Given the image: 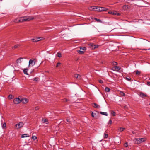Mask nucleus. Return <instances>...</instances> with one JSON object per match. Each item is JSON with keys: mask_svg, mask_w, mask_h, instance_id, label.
Instances as JSON below:
<instances>
[{"mask_svg": "<svg viewBox=\"0 0 150 150\" xmlns=\"http://www.w3.org/2000/svg\"><path fill=\"white\" fill-rule=\"evenodd\" d=\"M21 98H17L13 100V102L14 104H18L21 102Z\"/></svg>", "mask_w": 150, "mask_h": 150, "instance_id": "obj_4", "label": "nucleus"}, {"mask_svg": "<svg viewBox=\"0 0 150 150\" xmlns=\"http://www.w3.org/2000/svg\"><path fill=\"white\" fill-rule=\"evenodd\" d=\"M42 121L43 122V123H45L46 124H47V122H48V120L47 119H42Z\"/></svg>", "mask_w": 150, "mask_h": 150, "instance_id": "obj_22", "label": "nucleus"}, {"mask_svg": "<svg viewBox=\"0 0 150 150\" xmlns=\"http://www.w3.org/2000/svg\"><path fill=\"white\" fill-rule=\"evenodd\" d=\"M100 7H99L95 6L94 10V11H100Z\"/></svg>", "mask_w": 150, "mask_h": 150, "instance_id": "obj_11", "label": "nucleus"}, {"mask_svg": "<svg viewBox=\"0 0 150 150\" xmlns=\"http://www.w3.org/2000/svg\"><path fill=\"white\" fill-rule=\"evenodd\" d=\"M148 97L146 94L141 92V97L142 98Z\"/></svg>", "mask_w": 150, "mask_h": 150, "instance_id": "obj_13", "label": "nucleus"}, {"mask_svg": "<svg viewBox=\"0 0 150 150\" xmlns=\"http://www.w3.org/2000/svg\"><path fill=\"white\" fill-rule=\"evenodd\" d=\"M6 123H4L2 126V128L3 129H4L6 128Z\"/></svg>", "mask_w": 150, "mask_h": 150, "instance_id": "obj_25", "label": "nucleus"}, {"mask_svg": "<svg viewBox=\"0 0 150 150\" xmlns=\"http://www.w3.org/2000/svg\"><path fill=\"white\" fill-rule=\"evenodd\" d=\"M94 19L98 22H102L101 21V20L100 19H97L96 18H95Z\"/></svg>", "mask_w": 150, "mask_h": 150, "instance_id": "obj_33", "label": "nucleus"}, {"mask_svg": "<svg viewBox=\"0 0 150 150\" xmlns=\"http://www.w3.org/2000/svg\"><path fill=\"white\" fill-rule=\"evenodd\" d=\"M89 47L92 49H94L93 48L94 47V45L93 43H90L88 44Z\"/></svg>", "mask_w": 150, "mask_h": 150, "instance_id": "obj_19", "label": "nucleus"}, {"mask_svg": "<svg viewBox=\"0 0 150 150\" xmlns=\"http://www.w3.org/2000/svg\"><path fill=\"white\" fill-rule=\"evenodd\" d=\"M124 146L125 147H127L128 146V144L127 142L125 143L124 144Z\"/></svg>", "mask_w": 150, "mask_h": 150, "instance_id": "obj_43", "label": "nucleus"}, {"mask_svg": "<svg viewBox=\"0 0 150 150\" xmlns=\"http://www.w3.org/2000/svg\"><path fill=\"white\" fill-rule=\"evenodd\" d=\"M89 47L92 49H94L93 48L94 47V45L93 43H90L88 44Z\"/></svg>", "mask_w": 150, "mask_h": 150, "instance_id": "obj_18", "label": "nucleus"}, {"mask_svg": "<svg viewBox=\"0 0 150 150\" xmlns=\"http://www.w3.org/2000/svg\"><path fill=\"white\" fill-rule=\"evenodd\" d=\"M126 79L127 80L129 81H131V79L130 78L127 77Z\"/></svg>", "mask_w": 150, "mask_h": 150, "instance_id": "obj_46", "label": "nucleus"}, {"mask_svg": "<svg viewBox=\"0 0 150 150\" xmlns=\"http://www.w3.org/2000/svg\"><path fill=\"white\" fill-rule=\"evenodd\" d=\"M66 120H67V121L69 123L71 121V119H67Z\"/></svg>", "mask_w": 150, "mask_h": 150, "instance_id": "obj_45", "label": "nucleus"}, {"mask_svg": "<svg viewBox=\"0 0 150 150\" xmlns=\"http://www.w3.org/2000/svg\"><path fill=\"white\" fill-rule=\"evenodd\" d=\"M121 68L120 67L117 66H115L112 68V70L117 71L120 69Z\"/></svg>", "mask_w": 150, "mask_h": 150, "instance_id": "obj_7", "label": "nucleus"}, {"mask_svg": "<svg viewBox=\"0 0 150 150\" xmlns=\"http://www.w3.org/2000/svg\"><path fill=\"white\" fill-rule=\"evenodd\" d=\"M35 64V59H30V60L29 62L28 67H32Z\"/></svg>", "mask_w": 150, "mask_h": 150, "instance_id": "obj_2", "label": "nucleus"}, {"mask_svg": "<svg viewBox=\"0 0 150 150\" xmlns=\"http://www.w3.org/2000/svg\"><path fill=\"white\" fill-rule=\"evenodd\" d=\"M33 80L35 81H38L39 80V78L38 77H36L33 79Z\"/></svg>", "mask_w": 150, "mask_h": 150, "instance_id": "obj_28", "label": "nucleus"}, {"mask_svg": "<svg viewBox=\"0 0 150 150\" xmlns=\"http://www.w3.org/2000/svg\"><path fill=\"white\" fill-rule=\"evenodd\" d=\"M8 98L9 99H11L13 98V96L12 95L10 94L8 96Z\"/></svg>", "mask_w": 150, "mask_h": 150, "instance_id": "obj_23", "label": "nucleus"}, {"mask_svg": "<svg viewBox=\"0 0 150 150\" xmlns=\"http://www.w3.org/2000/svg\"><path fill=\"white\" fill-rule=\"evenodd\" d=\"M112 123V121L111 120H110L108 122V124H111Z\"/></svg>", "mask_w": 150, "mask_h": 150, "instance_id": "obj_47", "label": "nucleus"}, {"mask_svg": "<svg viewBox=\"0 0 150 150\" xmlns=\"http://www.w3.org/2000/svg\"><path fill=\"white\" fill-rule=\"evenodd\" d=\"M57 55L59 57H62V54L59 52H58L57 54Z\"/></svg>", "mask_w": 150, "mask_h": 150, "instance_id": "obj_26", "label": "nucleus"}, {"mask_svg": "<svg viewBox=\"0 0 150 150\" xmlns=\"http://www.w3.org/2000/svg\"><path fill=\"white\" fill-rule=\"evenodd\" d=\"M105 90L106 92H109L110 91V89L108 87H106L105 88Z\"/></svg>", "mask_w": 150, "mask_h": 150, "instance_id": "obj_30", "label": "nucleus"}, {"mask_svg": "<svg viewBox=\"0 0 150 150\" xmlns=\"http://www.w3.org/2000/svg\"><path fill=\"white\" fill-rule=\"evenodd\" d=\"M100 113L102 115H104L106 116H107L108 115V113L106 112H100Z\"/></svg>", "mask_w": 150, "mask_h": 150, "instance_id": "obj_21", "label": "nucleus"}, {"mask_svg": "<svg viewBox=\"0 0 150 150\" xmlns=\"http://www.w3.org/2000/svg\"><path fill=\"white\" fill-rule=\"evenodd\" d=\"M43 38L42 37H38L36 38H33L32 39V40L33 42H37L42 40Z\"/></svg>", "mask_w": 150, "mask_h": 150, "instance_id": "obj_5", "label": "nucleus"}, {"mask_svg": "<svg viewBox=\"0 0 150 150\" xmlns=\"http://www.w3.org/2000/svg\"><path fill=\"white\" fill-rule=\"evenodd\" d=\"M99 46V45H94V47L93 48L95 49L96 48H98V47Z\"/></svg>", "mask_w": 150, "mask_h": 150, "instance_id": "obj_40", "label": "nucleus"}, {"mask_svg": "<svg viewBox=\"0 0 150 150\" xmlns=\"http://www.w3.org/2000/svg\"><path fill=\"white\" fill-rule=\"evenodd\" d=\"M33 19V18L31 16L24 17L16 18L14 20V22L15 23L23 22L32 20Z\"/></svg>", "mask_w": 150, "mask_h": 150, "instance_id": "obj_1", "label": "nucleus"}, {"mask_svg": "<svg viewBox=\"0 0 150 150\" xmlns=\"http://www.w3.org/2000/svg\"><path fill=\"white\" fill-rule=\"evenodd\" d=\"M30 137V135L29 134H22L21 136V137L22 138L26 137Z\"/></svg>", "mask_w": 150, "mask_h": 150, "instance_id": "obj_12", "label": "nucleus"}, {"mask_svg": "<svg viewBox=\"0 0 150 150\" xmlns=\"http://www.w3.org/2000/svg\"><path fill=\"white\" fill-rule=\"evenodd\" d=\"M146 139L145 138H141V142L146 141Z\"/></svg>", "mask_w": 150, "mask_h": 150, "instance_id": "obj_29", "label": "nucleus"}, {"mask_svg": "<svg viewBox=\"0 0 150 150\" xmlns=\"http://www.w3.org/2000/svg\"><path fill=\"white\" fill-rule=\"evenodd\" d=\"M19 45H18V44H17V45H15L14 47H13V48L14 49H16L17 48H18V47H19Z\"/></svg>", "mask_w": 150, "mask_h": 150, "instance_id": "obj_34", "label": "nucleus"}, {"mask_svg": "<svg viewBox=\"0 0 150 150\" xmlns=\"http://www.w3.org/2000/svg\"><path fill=\"white\" fill-rule=\"evenodd\" d=\"M74 77L75 78H76L80 79L81 76L80 75L77 74H76L74 75Z\"/></svg>", "mask_w": 150, "mask_h": 150, "instance_id": "obj_15", "label": "nucleus"}, {"mask_svg": "<svg viewBox=\"0 0 150 150\" xmlns=\"http://www.w3.org/2000/svg\"><path fill=\"white\" fill-rule=\"evenodd\" d=\"M112 64L113 65H117V63L115 62H112Z\"/></svg>", "mask_w": 150, "mask_h": 150, "instance_id": "obj_41", "label": "nucleus"}, {"mask_svg": "<svg viewBox=\"0 0 150 150\" xmlns=\"http://www.w3.org/2000/svg\"><path fill=\"white\" fill-rule=\"evenodd\" d=\"M139 72L138 71H137L136 72V75H138L139 74Z\"/></svg>", "mask_w": 150, "mask_h": 150, "instance_id": "obj_49", "label": "nucleus"}, {"mask_svg": "<svg viewBox=\"0 0 150 150\" xmlns=\"http://www.w3.org/2000/svg\"><path fill=\"white\" fill-rule=\"evenodd\" d=\"M78 52L80 54H82L84 53V52L83 51H81L80 50H78Z\"/></svg>", "mask_w": 150, "mask_h": 150, "instance_id": "obj_31", "label": "nucleus"}, {"mask_svg": "<svg viewBox=\"0 0 150 150\" xmlns=\"http://www.w3.org/2000/svg\"><path fill=\"white\" fill-rule=\"evenodd\" d=\"M100 11H106L108 9L107 8L105 7H100Z\"/></svg>", "mask_w": 150, "mask_h": 150, "instance_id": "obj_16", "label": "nucleus"}, {"mask_svg": "<svg viewBox=\"0 0 150 150\" xmlns=\"http://www.w3.org/2000/svg\"><path fill=\"white\" fill-rule=\"evenodd\" d=\"M111 114L112 116H115V113L114 111L112 112Z\"/></svg>", "mask_w": 150, "mask_h": 150, "instance_id": "obj_36", "label": "nucleus"}, {"mask_svg": "<svg viewBox=\"0 0 150 150\" xmlns=\"http://www.w3.org/2000/svg\"><path fill=\"white\" fill-rule=\"evenodd\" d=\"M89 47L92 49H94L93 48L94 47V45L93 43H90L88 44Z\"/></svg>", "mask_w": 150, "mask_h": 150, "instance_id": "obj_17", "label": "nucleus"}, {"mask_svg": "<svg viewBox=\"0 0 150 150\" xmlns=\"http://www.w3.org/2000/svg\"><path fill=\"white\" fill-rule=\"evenodd\" d=\"M99 82L100 83H103V81L102 80H100L99 81Z\"/></svg>", "mask_w": 150, "mask_h": 150, "instance_id": "obj_50", "label": "nucleus"}, {"mask_svg": "<svg viewBox=\"0 0 150 150\" xmlns=\"http://www.w3.org/2000/svg\"><path fill=\"white\" fill-rule=\"evenodd\" d=\"M147 85L149 86H150V82H148L147 83Z\"/></svg>", "mask_w": 150, "mask_h": 150, "instance_id": "obj_51", "label": "nucleus"}, {"mask_svg": "<svg viewBox=\"0 0 150 150\" xmlns=\"http://www.w3.org/2000/svg\"><path fill=\"white\" fill-rule=\"evenodd\" d=\"M32 139L33 140H35L36 139H37V137L35 136H32L31 137Z\"/></svg>", "mask_w": 150, "mask_h": 150, "instance_id": "obj_32", "label": "nucleus"}, {"mask_svg": "<svg viewBox=\"0 0 150 150\" xmlns=\"http://www.w3.org/2000/svg\"><path fill=\"white\" fill-rule=\"evenodd\" d=\"M125 129L124 128L122 127H120L118 129V130L119 132H122L124 130H125Z\"/></svg>", "mask_w": 150, "mask_h": 150, "instance_id": "obj_20", "label": "nucleus"}, {"mask_svg": "<svg viewBox=\"0 0 150 150\" xmlns=\"http://www.w3.org/2000/svg\"><path fill=\"white\" fill-rule=\"evenodd\" d=\"M61 64V63L60 62H58L57 65L56 67H57L59 65Z\"/></svg>", "mask_w": 150, "mask_h": 150, "instance_id": "obj_42", "label": "nucleus"}, {"mask_svg": "<svg viewBox=\"0 0 150 150\" xmlns=\"http://www.w3.org/2000/svg\"><path fill=\"white\" fill-rule=\"evenodd\" d=\"M63 101L64 102H66L68 101L66 99H64L63 100Z\"/></svg>", "mask_w": 150, "mask_h": 150, "instance_id": "obj_48", "label": "nucleus"}, {"mask_svg": "<svg viewBox=\"0 0 150 150\" xmlns=\"http://www.w3.org/2000/svg\"><path fill=\"white\" fill-rule=\"evenodd\" d=\"M95 115H96V114L94 113L93 112H91V115L92 117H94Z\"/></svg>", "mask_w": 150, "mask_h": 150, "instance_id": "obj_37", "label": "nucleus"}, {"mask_svg": "<svg viewBox=\"0 0 150 150\" xmlns=\"http://www.w3.org/2000/svg\"><path fill=\"white\" fill-rule=\"evenodd\" d=\"M23 125V123L22 122H19V123L15 125V126L16 129H19L22 127Z\"/></svg>", "mask_w": 150, "mask_h": 150, "instance_id": "obj_3", "label": "nucleus"}, {"mask_svg": "<svg viewBox=\"0 0 150 150\" xmlns=\"http://www.w3.org/2000/svg\"><path fill=\"white\" fill-rule=\"evenodd\" d=\"M39 107L38 106H37L36 107H35V110H39Z\"/></svg>", "mask_w": 150, "mask_h": 150, "instance_id": "obj_44", "label": "nucleus"}, {"mask_svg": "<svg viewBox=\"0 0 150 150\" xmlns=\"http://www.w3.org/2000/svg\"><path fill=\"white\" fill-rule=\"evenodd\" d=\"M109 14H112L113 15H115L116 13H115L114 12L112 11H109L108 12Z\"/></svg>", "mask_w": 150, "mask_h": 150, "instance_id": "obj_35", "label": "nucleus"}, {"mask_svg": "<svg viewBox=\"0 0 150 150\" xmlns=\"http://www.w3.org/2000/svg\"><path fill=\"white\" fill-rule=\"evenodd\" d=\"M139 96H140L141 95V93H140L139 94Z\"/></svg>", "mask_w": 150, "mask_h": 150, "instance_id": "obj_52", "label": "nucleus"}, {"mask_svg": "<svg viewBox=\"0 0 150 150\" xmlns=\"http://www.w3.org/2000/svg\"><path fill=\"white\" fill-rule=\"evenodd\" d=\"M120 95L122 96H124L125 95L124 93L122 91H120Z\"/></svg>", "mask_w": 150, "mask_h": 150, "instance_id": "obj_27", "label": "nucleus"}, {"mask_svg": "<svg viewBox=\"0 0 150 150\" xmlns=\"http://www.w3.org/2000/svg\"><path fill=\"white\" fill-rule=\"evenodd\" d=\"M94 6H91L89 7V9L90 10L93 11H94Z\"/></svg>", "mask_w": 150, "mask_h": 150, "instance_id": "obj_24", "label": "nucleus"}, {"mask_svg": "<svg viewBox=\"0 0 150 150\" xmlns=\"http://www.w3.org/2000/svg\"><path fill=\"white\" fill-rule=\"evenodd\" d=\"M28 71V69L27 68H25L23 70V72H24V74H25L28 75V73L27 72Z\"/></svg>", "mask_w": 150, "mask_h": 150, "instance_id": "obj_14", "label": "nucleus"}, {"mask_svg": "<svg viewBox=\"0 0 150 150\" xmlns=\"http://www.w3.org/2000/svg\"><path fill=\"white\" fill-rule=\"evenodd\" d=\"M134 142L135 144H140L141 143V138H135L134 139Z\"/></svg>", "mask_w": 150, "mask_h": 150, "instance_id": "obj_6", "label": "nucleus"}, {"mask_svg": "<svg viewBox=\"0 0 150 150\" xmlns=\"http://www.w3.org/2000/svg\"><path fill=\"white\" fill-rule=\"evenodd\" d=\"M21 102H22L23 104H25L28 102V100L26 98H21Z\"/></svg>", "mask_w": 150, "mask_h": 150, "instance_id": "obj_9", "label": "nucleus"}, {"mask_svg": "<svg viewBox=\"0 0 150 150\" xmlns=\"http://www.w3.org/2000/svg\"><path fill=\"white\" fill-rule=\"evenodd\" d=\"M149 117H150V115H149Z\"/></svg>", "mask_w": 150, "mask_h": 150, "instance_id": "obj_54", "label": "nucleus"}, {"mask_svg": "<svg viewBox=\"0 0 150 150\" xmlns=\"http://www.w3.org/2000/svg\"><path fill=\"white\" fill-rule=\"evenodd\" d=\"M24 58L20 57L18 58L16 60V63L17 64H20Z\"/></svg>", "mask_w": 150, "mask_h": 150, "instance_id": "obj_8", "label": "nucleus"}, {"mask_svg": "<svg viewBox=\"0 0 150 150\" xmlns=\"http://www.w3.org/2000/svg\"><path fill=\"white\" fill-rule=\"evenodd\" d=\"M149 105H150V103H149Z\"/></svg>", "mask_w": 150, "mask_h": 150, "instance_id": "obj_53", "label": "nucleus"}, {"mask_svg": "<svg viewBox=\"0 0 150 150\" xmlns=\"http://www.w3.org/2000/svg\"><path fill=\"white\" fill-rule=\"evenodd\" d=\"M92 106L93 107L97 108H100V106L99 105L97 104L96 103H93L92 104Z\"/></svg>", "mask_w": 150, "mask_h": 150, "instance_id": "obj_10", "label": "nucleus"}, {"mask_svg": "<svg viewBox=\"0 0 150 150\" xmlns=\"http://www.w3.org/2000/svg\"><path fill=\"white\" fill-rule=\"evenodd\" d=\"M80 49L81 50H86V48L85 47H80Z\"/></svg>", "mask_w": 150, "mask_h": 150, "instance_id": "obj_39", "label": "nucleus"}, {"mask_svg": "<svg viewBox=\"0 0 150 150\" xmlns=\"http://www.w3.org/2000/svg\"><path fill=\"white\" fill-rule=\"evenodd\" d=\"M104 138H107L108 137V135L107 134L105 133L104 134Z\"/></svg>", "mask_w": 150, "mask_h": 150, "instance_id": "obj_38", "label": "nucleus"}]
</instances>
